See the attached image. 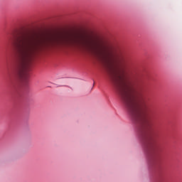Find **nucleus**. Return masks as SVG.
Segmentation results:
<instances>
[{"mask_svg": "<svg viewBox=\"0 0 182 182\" xmlns=\"http://www.w3.org/2000/svg\"><path fill=\"white\" fill-rule=\"evenodd\" d=\"M16 70L23 80H28L32 59L50 48H77L97 53V37L77 32H65L45 37L32 33H20L16 37Z\"/></svg>", "mask_w": 182, "mask_h": 182, "instance_id": "obj_1", "label": "nucleus"}]
</instances>
